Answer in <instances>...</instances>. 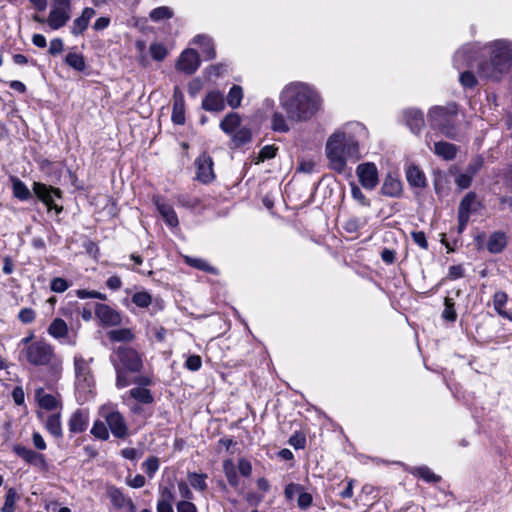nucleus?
Wrapping results in <instances>:
<instances>
[{"instance_id": "f257e3e1", "label": "nucleus", "mask_w": 512, "mask_h": 512, "mask_svg": "<svg viewBox=\"0 0 512 512\" xmlns=\"http://www.w3.org/2000/svg\"><path fill=\"white\" fill-rule=\"evenodd\" d=\"M279 103L288 114V119L295 122L309 121L322 108L319 92L304 82H292L284 86L279 95Z\"/></svg>"}, {"instance_id": "f03ea898", "label": "nucleus", "mask_w": 512, "mask_h": 512, "mask_svg": "<svg viewBox=\"0 0 512 512\" xmlns=\"http://www.w3.org/2000/svg\"><path fill=\"white\" fill-rule=\"evenodd\" d=\"M366 135L367 131L360 123H349L333 133L328 138L325 148L330 167L342 173L346 169L348 159L358 161L361 158L359 140Z\"/></svg>"}, {"instance_id": "7ed1b4c3", "label": "nucleus", "mask_w": 512, "mask_h": 512, "mask_svg": "<svg viewBox=\"0 0 512 512\" xmlns=\"http://www.w3.org/2000/svg\"><path fill=\"white\" fill-rule=\"evenodd\" d=\"M366 135L367 131L360 123H349L333 133L328 138L325 148L330 167L342 173L346 169L348 159L358 161L361 158L359 140Z\"/></svg>"}, {"instance_id": "20e7f679", "label": "nucleus", "mask_w": 512, "mask_h": 512, "mask_svg": "<svg viewBox=\"0 0 512 512\" xmlns=\"http://www.w3.org/2000/svg\"><path fill=\"white\" fill-rule=\"evenodd\" d=\"M484 50L489 59L478 62V75L481 78L499 81L512 67V41L495 40L486 44Z\"/></svg>"}, {"instance_id": "39448f33", "label": "nucleus", "mask_w": 512, "mask_h": 512, "mask_svg": "<svg viewBox=\"0 0 512 512\" xmlns=\"http://www.w3.org/2000/svg\"><path fill=\"white\" fill-rule=\"evenodd\" d=\"M20 357L33 366H47L54 376H58L62 371L61 357L55 353L54 347L44 340L34 341L27 348H23Z\"/></svg>"}, {"instance_id": "423d86ee", "label": "nucleus", "mask_w": 512, "mask_h": 512, "mask_svg": "<svg viewBox=\"0 0 512 512\" xmlns=\"http://www.w3.org/2000/svg\"><path fill=\"white\" fill-rule=\"evenodd\" d=\"M458 110L455 103L445 106H433L428 111V121L432 128L440 130L445 136L454 138L456 135L455 120Z\"/></svg>"}, {"instance_id": "0eeeda50", "label": "nucleus", "mask_w": 512, "mask_h": 512, "mask_svg": "<svg viewBox=\"0 0 512 512\" xmlns=\"http://www.w3.org/2000/svg\"><path fill=\"white\" fill-rule=\"evenodd\" d=\"M91 361L92 359L87 360L82 355H75L74 357L75 385L77 391L83 394L84 399L92 392L94 385V378L90 368Z\"/></svg>"}, {"instance_id": "6e6552de", "label": "nucleus", "mask_w": 512, "mask_h": 512, "mask_svg": "<svg viewBox=\"0 0 512 512\" xmlns=\"http://www.w3.org/2000/svg\"><path fill=\"white\" fill-rule=\"evenodd\" d=\"M114 368L126 369L131 373L140 372L143 361L140 354L131 347L119 346L111 356Z\"/></svg>"}, {"instance_id": "1a4fd4ad", "label": "nucleus", "mask_w": 512, "mask_h": 512, "mask_svg": "<svg viewBox=\"0 0 512 512\" xmlns=\"http://www.w3.org/2000/svg\"><path fill=\"white\" fill-rule=\"evenodd\" d=\"M100 415L105 419L111 433L116 438H125L128 435V426L123 415L111 405L100 408Z\"/></svg>"}, {"instance_id": "9d476101", "label": "nucleus", "mask_w": 512, "mask_h": 512, "mask_svg": "<svg viewBox=\"0 0 512 512\" xmlns=\"http://www.w3.org/2000/svg\"><path fill=\"white\" fill-rule=\"evenodd\" d=\"M70 0H54L47 23L51 29L57 30L63 27L70 19Z\"/></svg>"}, {"instance_id": "9b49d317", "label": "nucleus", "mask_w": 512, "mask_h": 512, "mask_svg": "<svg viewBox=\"0 0 512 512\" xmlns=\"http://www.w3.org/2000/svg\"><path fill=\"white\" fill-rule=\"evenodd\" d=\"M33 192L48 208V210H56L57 213L61 212L62 207L54 203V198H60L62 192L58 188L47 186L40 182H34Z\"/></svg>"}, {"instance_id": "f8f14e48", "label": "nucleus", "mask_w": 512, "mask_h": 512, "mask_svg": "<svg viewBox=\"0 0 512 512\" xmlns=\"http://www.w3.org/2000/svg\"><path fill=\"white\" fill-rule=\"evenodd\" d=\"M356 175L360 184L367 190H373L379 183L378 169L372 162L359 164L356 168Z\"/></svg>"}, {"instance_id": "ddd939ff", "label": "nucleus", "mask_w": 512, "mask_h": 512, "mask_svg": "<svg viewBox=\"0 0 512 512\" xmlns=\"http://www.w3.org/2000/svg\"><path fill=\"white\" fill-rule=\"evenodd\" d=\"M200 66V57L194 49H185L179 56L176 69L185 73L193 74Z\"/></svg>"}, {"instance_id": "4468645a", "label": "nucleus", "mask_w": 512, "mask_h": 512, "mask_svg": "<svg viewBox=\"0 0 512 512\" xmlns=\"http://www.w3.org/2000/svg\"><path fill=\"white\" fill-rule=\"evenodd\" d=\"M196 178L204 183H210L214 180L215 175L213 171V162L210 156L207 154L200 155L196 161Z\"/></svg>"}, {"instance_id": "2eb2a0df", "label": "nucleus", "mask_w": 512, "mask_h": 512, "mask_svg": "<svg viewBox=\"0 0 512 512\" xmlns=\"http://www.w3.org/2000/svg\"><path fill=\"white\" fill-rule=\"evenodd\" d=\"M95 315L100 323L104 326H117L122 321L119 312H117L112 307L102 303L95 305Z\"/></svg>"}, {"instance_id": "dca6fc26", "label": "nucleus", "mask_w": 512, "mask_h": 512, "mask_svg": "<svg viewBox=\"0 0 512 512\" xmlns=\"http://www.w3.org/2000/svg\"><path fill=\"white\" fill-rule=\"evenodd\" d=\"M153 201L165 223L171 228H176L179 220L174 208L160 197H154Z\"/></svg>"}, {"instance_id": "f3484780", "label": "nucleus", "mask_w": 512, "mask_h": 512, "mask_svg": "<svg viewBox=\"0 0 512 512\" xmlns=\"http://www.w3.org/2000/svg\"><path fill=\"white\" fill-rule=\"evenodd\" d=\"M476 197L473 193H468L461 201L458 210L459 231H463L468 223L470 212L474 210Z\"/></svg>"}, {"instance_id": "a211bd4d", "label": "nucleus", "mask_w": 512, "mask_h": 512, "mask_svg": "<svg viewBox=\"0 0 512 512\" xmlns=\"http://www.w3.org/2000/svg\"><path fill=\"white\" fill-rule=\"evenodd\" d=\"M475 53L476 47L474 45H466L462 49L458 50L453 58L455 68L461 70L471 67V61L474 58Z\"/></svg>"}, {"instance_id": "6ab92c4d", "label": "nucleus", "mask_w": 512, "mask_h": 512, "mask_svg": "<svg viewBox=\"0 0 512 512\" xmlns=\"http://www.w3.org/2000/svg\"><path fill=\"white\" fill-rule=\"evenodd\" d=\"M202 108L209 112H220L225 108V100L222 93L210 91L202 101Z\"/></svg>"}, {"instance_id": "aec40b11", "label": "nucleus", "mask_w": 512, "mask_h": 512, "mask_svg": "<svg viewBox=\"0 0 512 512\" xmlns=\"http://www.w3.org/2000/svg\"><path fill=\"white\" fill-rule=\"evenodd\" d=\"M36 400L39 406L48 411H53L61 408V398L59 395L47 394L43 388H39L35 393Z\"/></svg>"}, {"instance_id": "412c9836", "label": "nucleus", "mask_w": 512, "mask_h": 512, "mask_svg": "<svg viewBox=\"0 0 512 512\" xmlns=\"http://www.w3.org/2000/svg\"><path fill=\"white\" fill-rule=\"evenodd\" d=\"M404 117L407 126L413 133H420L424 127V116L423 113L415 108H410L404 111Z\"/></svg>"}, {"instance_id": "4be33fe9", "label": "nucleus", "mask_w": 512, "mask_h": 512, "mask_svg": "<svg viewBox=\"0 0 512 512\" xmlns=\"http://www.w3.org/2000/svg\"><path fill=\"white\" fill-rule=\"evenodd\" d=\"M14 452L17 456L22 458L27 463L36 465V466H45L44 456L40 453H37L25 446L16 445L13 448Z\"/></svg>"}, {"instance_id": "5701e85b", "label": "nucleus", "mask_w": 512, "mask_h": 512, "mask_svg": "<svg viewBox=\"0 0 512 512\" xmlns=\"http://www.w3.org/2000/svg\"><path fill=\"white\" fill-rule=\"evenodd\" d=\"M96 12L91 7H86L81 15L77 17L72 24L71 32L74 35L82 34L88 27L90 20L95 16Z\"/></svg>"}, {"instance_id": "b1692460", "label": "nucleus", "mask_w": 512, "mask_h": 512, "mask_svg": "<svg viewBox=\"0 0 512 512\" xmlns=\"http://www.w3.org/2000/svg\"><path fill=\"white\" fill-rule=\"evenodd\" d=\"M108 498L116 508L128 507L130 510H134L135 506L133 501L126 497L118 488L109 487L107 490Z\"/></svg>"}, {"instance_id": "393cba45", "label": "nucleus", "mask_w": 512, "mask_h": 512, "mask_svg": "<svg viewBox=\"0 0 512 512\" xmlns=\"http://www.w3.org/2000/svg\"><path fill=\"white\" fill-rule=\"evenodd\" d=\"M172 121L175 124L182 125L185 122V103L181 92L178 89L175 90L174 103L172 110Z\"/></svg>"}, {"instance_id": "a878e982", "label": "nucleus", "mask_w": 512, "mask_h": 512, "mask_svg": "<svg viewBox=\"0 0 512 512\" xmlns=\"http://www.w3.org/2000/svg\"><path fill=\"white\" fill-rule=\"evenodd\" d=\"M406 178L410 186L424 188L426 186V177L423 171L415 165H409L406 168Z\"/></svg>"}, {"instance_id": "bb28decb", "label": "nucleus", "mask_w": 512, "mask_h": 512, "mask_svg": "<svg viewBox=\"0 0 512 512\" xmlns=\"http://www.w3.org/2000/svg\"><path fill=\"white\" fill-rule=\"evenodd\" d=\"M381 192L388 197H399L402 193V182L398 178L388 175L384 179Z\"/></svg>"}, {"instance_id": "cd10ccee", "label": "nucleus", "mask_w": 512, "mask_h": 512, "mask_svg": "<svg viewBox=\"0 0 512 512\" xmlns=\"http://www.w3.org/2000/svg\"><path fill=\"white\" fill-rule=\"evenodd\" d=\"M433 152L440 158L450 161L456 157L457 147L449 142L438 141L434 143Z\"/></svg>"}, {"instance_id": "c85d7f7f", "label": "nucleus", "mask_w": 512, "mask_h": 512, "mask_svg": "<svg viewBox=\"0 0 512 512\" xmlns=\"http://www.w3.org/2000/svg\"><path fill=\"white\" fill-rule=\"evenodd\" d=\"M88 426V413L83 410L75 411L69 420V429L73 433H81Z\"/></svg>"}, {"instance_id": "c756f323", "label": "nucleus", "mask_w": 512, "mask_h": 512, "mask_svg": "<svg viewBox=\"0 0 512 512\" xmlns=\"http://www.w3.org/2000/svg\"><path fill=\"white\" fill-rule=\"evenodd\" d=\"M47 332L54 339L62 340L68 336L69 328L63 319L55 318L49 325Z\"/></svg>"}, {"instance_id": "7c9ffc66", "label": "nucleus", "mask_w": 512, "mask_h": 512, "mask_svg": "<svg viewBox=\"0 0 512 512\" xmlns=\"http://www.w3.org/2000/svg\"><path fill=\"white\" fill-rule=\"evenodd\" d=\"M240 124V115L238 113L231 112L220 122V128L224 133L232 135L240 127Z\"/></svg>"}, {"instance_id": "2f4dec72", "label": "nucleus", "mask_w": 512, "mask_h": 512, "mask_svg": "<svg viewBox=\"0 0 512 512\" xmlns=\"http://www.w3.org/2000/svg\"><path fill=\"white\" fill-rule=\"evenodd\" d=\"M290 122L292 120L288 119V114L286 116L279 111H275L271 116V128L275 132L286 133L290 130Z\"/></svg>"}, {"instance_id": "473e14b6", "label": "nucleus", "mask_w": 512, "mask_h": 512, "mask_svg": "<svg viewBox=\"0 0 512 512\" xmlns=\"http://www.w3.org/2000/svg\"><path fill=\"white\" fill-rule=\"evenodd\" d=\"M193 43L199 45L202 48V53L206 59L211 60L215 58L216 52L210 37L205 35H197L194 37Z\"/></svg>"}, {"instance_id": "72a5a7b5", "label": "nucleus", "mask_w": 512, "mask_h": 512, "mask_svg": "<svg viewBox=\"0 0 512 512\" xmlns=\"http://www.w3.org/2000/svg\"><path fill=\"white\" fill-rule=\"evenodd\" d=\"M10 181L14 197L21 201H26L31 197V192L24 182L15 176L10 177Z\"/></svg>"}, {"instance_id": "f704fd0d", "label": "nucleus", "mask_w": 512, "mask_h": 512, "mask_svg": "<svg viewBox=\"0 0 512 512\" xmlns=\"http://www.w3.org/2000/svg\"><path fill=\"white\" fill-rule=\"evenodd\" d=\"M507 294L503 291H497L493 296V306L496 312L503 318L512 320V314L504 309L507 303Z\"/></svg>"}, {"instance_id": "c9c22d12", "label": "nucleus", "mask_w": 512, "mask_h": 512, "mask_svg": "<svg viewBox=\"0 0 512 512\" xmlns=\"http://www.w3.org/2000/svg\"><path fill=\"white\" fill-rule=\"evenodd\" d=\"M506 244L507 241L505 234L495 232L489 237L487 248L491 253H499L505 248Z\"/></svg>"}, {"instance_id": "e433bc0d", "label": "nucleus", "mask_w": 512, "mask_h": 512, "mask_svg": "<svg viewBox=\"0 0 512 512\" xmlns=\"http://www.w3.org/2000/svg\"><path fill=\"white\" fill-rule=\"evenodd\" d=\"M20 500V495L14 488H8L5 501L3 506L1 507V512H15L17 507V502Z\"/></svg>"}, {"instance_id": "4c0bfd02", "label": "nucleus", "mask_w": 512, "mask_h": 512, "mask_svg": "<svg viewBox=\"0 0 512 512\" xmlns=\"http://www.w3.org/2000/svg\"><path fill=\"white\" fill-rule=\"evenodd\" d=\"M131 398L142 404H151L154 401L153 395L149 389L144 387H135L129 390Z\"/></svg>"}, {"instance_id": "58836bf2", "label": "nucleus", "mask_w": 512, "mask_h": 512, "mask_svg": "<svg viewBox=\"0 0 512 512\" xmlns=\"http://www.w3.org/2000/svg\"><path fill=\"white\" fill-rule=\"evenodd\" d=\"M410 473L422 478L424 481L429 483H436L440 481V476L436 475L429 467L419 466L414 467L410 470Z\"/></svg>"}, {"instance_id": "ea45409f", "label": "nucleus", "mask_w": 512, "mask_h": 512, "mask_svg": "<svg viewBox=\"0 0 512 512\" xmlns=\"http://www.w3.org/2000/svg\"><path fill=\"white\" fill-rule=\"evenodd\" d=\"M46 428L54 437L58 438V437L62 436V425H61L60 412L52 414L47 418Z\"/></svg>"}, {"instance_id": "a19ab883", "label": "nucleus", "mask_w": 512, "mask_h": 512, "mask_svg": "<svg viewBox=\"0 0 512 512\" xmlns=\"http://www.w3.org/2000/svg\"><path fill=\"white\" fill-rule=\"evenodd\" d=\"M243 99V89L239 85H233L227 95L228 105L235 109L241 105Z\"/></svg>"}, {"instance_id": "79ce46f5", "label": "nucleus", "mask_w": 512, "mask_h": 512, "mask_svg": "<svg viewBox=\"0 0 512 512\" xmlns=\"http://www.w3.org/2000/svg\"><path fill=\"white\" fill-rule=\"evenodd\" d=\"M108 337L114 342H129L133 340L134 335L130 329L121 328L109 331Z\"/></svg>"}, {"instance_id": "37998d69", "label": "nucleus", "mask_w": 512, "mask_h": 512, "mask_svg": "<svg viewBox=\"0 0 512 512\" xmlns=\"http://www.w3.org/2000/svg\"><path fill=\"white\" fill-rule=\"evenodd\" d=\"M223 471L229 484L233 487H237L239 484V478L236 472V467L231 459H227L223 462Z\"/></svg>"}, {"instance_id": "c03bdc74", "label": "nucleus", "mask_w": 512, "mask_h": 512, "mask_svg": "<svg viewBox=\"0 0 512 512\" xmlns=\"http://www.w3.org/2000/svg\"><path fill=\"white\" fill-rule=\"evenodd\" d=\"M65 61L70 67L77 71H84V69L86 68L84 57L79 53H68Z\"/></svg>"}, {"instance_id": "a18cd8bd", "label": "nucleus", "mask_w": 512, "mask_h": 512, "mask_svg": "<svg viewBox=\"0 0 512 512\" xmlns=\"http://www.w3.org/2000/svg\"><path fill=\"white\" fill-rule=\"evenodd\" d=\"M185 262L196 269L206 271L212 274H217V270L214 267L210 266L204 259L186 256Z\"/></svg>"}, {"instance_id": "49530a36", "label": "nucleus", "mask_w": 512, "mask_h": 512, "mask_svg": "<svg viewBox=\"0 0 512 512\" xmlns=\"http://www.w3.org/2000/svg\"><path fill=\"white\" fill-rule=\"evenodd\" d=\"M251 140V131L247 127H239L232 134V141L236 146H241Z\"/></svg>"}, {"instance_id": "de8ad7c7", "label": "nucleus", "mask_w": 512, "mask_h": 512, "mask_svg": "<svg viewBox=\"0 0 512 512\" xmlns=\"http://www.w3.org/2000/svg\"><path fill=\"white\" fill-rule=\"evenodd\" d=\"M149 16L152 21L158 22L164 19H170L173 16V11L167 6H161L153 9Z\"/></svg>"}, {"instance_id": "09e8293b", "label": "nucleus", "mask_w": 512, "mask_h": 512, "mask_svg": "<svg viewBox=\"0 0 512 512\" xmlns=\"http://www.w3.org/2000/svg\"><path fill=\"white\" fill-rule=\"evenodd\" d=\"M132 302L140 308H147L152 303V296L147 291L136 292L132 296Z\"/></svg>"}, {"instance_id": "8fccbe9b", "label": "nucleus", "mask_w": 512, "mask_h": 512, "mask_svg": "<svg viewBox=\"0 0 512 512\" xmlns=\"http://www.w3.org/2000/svg\"><path fill=\"white\" fill-rule=\"evenodd\" d=\"M188 479L191 486L197 490L204 491L207 488L205 474L189 473Z\"/></svg>"}, {"instance_id": "3c124183", "label": "nucleus", "mask_w": 512, "mask_h": 512, "mask_svg": "<svg viewBox=\"0 0 512 512\" xmlns=\"http://www.w3.org/2000/svg\"><path fill=\"white\" fill-rule=\"evenodd\" d=\"M91 433L94 437L101 439V440H107L109 438L108 429H107L106 425L101 421H96L93 424Z\"/></svg>"}, {"instance_id": "603ef678", "label": "nucleus", "mask_w": 512, "mask_h": 512, "mask_svg": "<svg viewBox=\"0 0 512 512\" xmlns=\"http://www.w3.org/2000/svg\"><path fill=\"white\" fill-rule=\"evenodd\" d=\"M208 77H220L228 72V65L226 63H217L209 66L205 70Z\"/></svg>"}, {"instance_id": "864d4df0", "label": "nucleus", "mask_w": 512, "mask_h": 512, "mask_svg": "<svg viewBox=\"0 0 512 512\" xmlns=\"http://www.w3.org/2000/svg\"><path fill=\"white\" fill-rule=\"evenodd\" d=\"M366 220L363 218H350L344 224V229L347 232L354 233L364 227Z\"/></svg>"}, {"instance_id": "5fc2aeb1", "label": "nucleus", "mask_w": 512, "mask_h": 512, "mask_svg": "<svg viewBox=\"0 0 512 512\" xmlns=\"http://www.w3.org/2000/svg\"><path fill=\"white\" fill-rule=\"evenodd\" d=\"M276 152H277V148L274 146V145H266L264 146L259 154H258V158H257V161L255 162L256 164L260 163V162H263L267 159H272L276 156Z\"/></svg>"}, {"instance_id": "6e6d98bb", "label": "nucleus", "mask_w": 512, "mask_h": 512, "mask_svg": "<svg viewBox=\"0 0 512 512\" xmlns=\"http://www.w3.org/2000/svg\"><path fill=\"white\" fill-rule=\"evenodd\" d=\"M116 370V386L118 388H124V387H127L128 385H130L133 380H131L128 375H127V372H129L128 370L126 369H120V368H115Z\"/></svg>"}, {"instance_id": "4d7b16f0", "label": "nucleus", "mask_w": 512, "mask_h": 512, "mask_svg": "<svg viewBox=\"0 0 512 512\" xmlns=\"http://www.w3.org/2000/svg\"><path fill=\"white\" fill-rule=\"evenodd\" d=\"M142 468L152 478L155 472L159 469V460L156 457L148 458L143 464Z\"/></svg>"}, {"instance_id": "13d9d810", "label": "nucleus", "mask_w": 512, "mask_h": 512, "mask_svg": "<svg viewBox=\"0 0 512 512\" xmlns=\"http://www.w3.org/2000/svg\"><path fill=\"white\" fill-rule=\"evenodd\" d=\"M442 316H443L444 319H446L448 321H455L456 320L457 314H456V311L454 309V302H453L452 299L445 298V308H444V311L442 313Z\"/></svg>"}, {"instance_id": "bf43d9fd", "label": "nucleus", "mask_w": 512, "mask_h": 512, "mask_svg": "<svg viewBox=\"0 0 512 512\" xmlns=\"http://www.w3.org/2000/svg\"><path fill=\"white\" fill-rule=\"evenodd\" d=\"M50 288L53 292L62 293L69 288V283L61 277H56L51 280Z\"/></svg>"}, {"instance_id": "052dcab7", "label": "nucleus", "mask_w": 512, "mask_h": 512, "mask_svg": "<svg viewBox=\"0 0 512 512\" xmlns=\"http://www.w3.org/2000/svg\"><path fill=\"white\" fill-rule=\"evenodd\" d=\"M150 54L157 61L163 60L167 55V50L162 44H152L150 46Z\"/></svg>"}, {"instance_id": "680f3d73", "label": "nucleus", "mask_w": 512, "mask_h": 512, "mask_svg": "<svg viewBox=\"0 0 512 512\" xmlns=\"http://www.w3.org/2000/svg\"><path fill=\"white\" fill-rule=\"evenodd\" d=\"M313 502V497L310 493L305 492L304 489L300 492L297 499L298 507L302 510L308 509Z\"/></svg>"}, {"instance_id": "e2e57ef3", "label": "nucleus", "mask_w": 512, "mask_h": 512, "mask_svg": "<svg viewBox=\"0 0 512 512\" xmlns=\"http://www.w3.org/2000/svg\"><path fill=\"white\" fill-rule=\"evenodd\" d=\"M460 83L467 88H472L476 85V77L470 71H464L460 74L459 77Z\"/></svg>"}, {"instance_id": "0e129e2a", "label": "nucleus", "mask_w": 512, "mask_h": 512, "mask_svg": "<svg viewBox=\"0 0 512 512\" xmlns=\"http://www.w3.org/2000/svg\"><path fill=\"white\" fill-rule=\"evenodd\" d=\"M352 197L362 206H369V200L365 197L361 189L356 185H351Z\"/></svg>"}, {"instance_id": "69168bd1", "label": "nucleus", "mask_w": 512, "mask_h": 512, "mask_svg": "<svg viewBox=\"0 0 512 512\" xmlns=\"http://www.w3.org/2000/svg\"><path fill=\"white\" fill-rule=\"evenodd\" d=\"M303 486L296 483H290L285 487L284 495L287 500H292L295 495H299Z\"/></svg>"}, {"instance_id": "338daca9", "label": "nucleus", "mask_w": 512, "mask_h": 512, "mask_svg": "<svg viewBox=\"0 0 512 512\" xmlns=\"http://www.w3.org/2000/svg\"><path fill=\"white\" fill-rule=\"evenodd\" d=\"M202 360L198 355H190L186 362L185 367L191 371H197L201 368Z\"/></svg>"}, {"instance_id": "774afa93", "label": "nucleus", "mask_w": 512, "mask_h": 512, "mask_svg": "<svg viewBox=\"0 0 512 512\" xmlns=\"http://www.w3.org/2000/svg\"><path fill=\"white\" fill-rule=\"evenodd\" d=\"M177 512H197L195 504L191 501L182 500L176 505Z\"/></svg>"}]
</instances>
